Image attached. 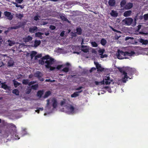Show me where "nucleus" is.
I'll list each match as a JSON object with an SVG mask.
<instances>
[{
	"instance_id": "nucleus-52",
	"label": "nucleus",
	"mask_w": 148,
	"mask_h": 148,
	"mask_svg": "<svg viewBox=\"0 0 148 148\" xmlns=\"http://www.w3.org/2000/svg\"><path fill=\"white\" fill-rule=\"evenodd\" d=\"M32 90V89L30 88L29 89H27V90L26 92V93L27 94H29L31 92Z\"/></svg>"
},
{
	"instance_id": "nucleus-10",
	"label": "nucleus",
	"mask_w": 148,
	"mask_h": 148,
	"mask_svg": "<svg viewBox=\"0 0 148 148\" xmlns=\"http://www.w3.org/2000/svg\"><path fill=\"white\" fill-rule=\"evenodd\" d=\"M94 64L95 65L96 68L98 71H102L104 70V68L101 67V64L97 62H94Z\"/></svg>"
},
{
	"instance_id": "nucleus-11",
	"label": "nucleus",
	"mask_w": 148,
	"mask_h": 148,
	"mask_svg": "<svg viewBox=\"0 0 148 148\" xmlns=\"http://www.w3.org/2000/svg\"><path fill=\"white\" fill-rule=\"evenodd\" d=\"M38 29L37 27L36 26H34L29 28V31L31 33H34L36 32Z\"/></svg>"
},
{
	"instance_id": "nucleus-43",
	"label": "nucleus",
	"mask_w": 148,
	"mask_h": 148,
	"mask_svg": "<svg viewBox=\"0 0 148 148\" xmlns=\"http://www.w3.org/2000/svg\"><path fill=\"white\" fill-rule=\"evenodd\" d=\"M110 28L112 29L113 31H114V32H117L119 33H120V34L121 33V32L120 31H118V30L114 29L113 27H112L110 26Z\"/></svg>"
},
{
	"instance_id": "nucleus-28",
	"label": "nucleus",
	"mask_w": 148,
	"mask_h": 148,
	"mask_svg": "<svg viewBox=\"0 0 148 148\" xmlns=\"http://www.w3.org/2000/svg\"><path fill=\"white\" fill-rule=\"evenodd\" d=\"M100 43L102 45L104 46L107 43V41L106 39L103 38L101 39Z\"/></svg>"
},
{
	"instance_id": "nucleus-41",
	"label": "nucleus",
	"mask_w": 148,
	"mask_h": 148,
	"mask_svg": "<svg viewBox=\"0 0 148 148\" xmlns=\"http://www.w3.org/2000/svg\"><path fill=\"white\" fill-rule=\"evenodd\" d=\"M50 58H50L49 56L48 55H47L44 56H43L42 58V59H43V60H48Z\"/></svg>"
},
{
	"instance_id": "nucleus-56",
	"label": "nucleus",
	"mask_w": 148,
	"mask_h": 148,
	"mask_svg": "<svg viewBox=\"0 0 148 148\" xmlns=\"http://www.w3.org/2000/svg\"><path fill=\"white\" fill-rule=\"evenodd\" d=\"M130 39H133V37H129V36H127L125 38V40H128Z\"/></svg>"
},
{
	"instance_id": "nucleus-22",
	"label": "nucleus",
	"mask_w": 148,
	"mask_h": 148,
	"mask_svg": "<svg viewBox=\"0 0 148 148\" xmlns=\"http://www.w3.org/2000/svg\"><path fill=\"white\" fill-rule=\"evenodd\" d=\"M7 44L10 46H12L13 45L15 44V42L14 41L8 40L7 41Z\"/></svg>"
},
{
	"instance_id": "nucleus-19",
	"label": "nucleus",
	"mask_w": 148,
	"mask_h": 148,
	"mask_svg": "<svg viewBox=\"0 0 148 148\" xmlns=\"http://www.w3.org/2000/svg\"><path fill=\"white\" fill-rule=\"evenodd\" d=\"M43 93L44 91L43 90H38L37 92V96L39 97L40 98L41 97L42 95L43 94Z\"/></svg>"
},
{
	"instance_id": "nucleus-64",
	"label": "nucleus",
	"mask_w": 148,
	"mask_h": 148,
	"mask_svg": "<svg viewBox=\"0 0 148 148\" xmlns=\"http://www.w3.org/2000/svg\"><path fill=\"white\" fill-rule=\"evenodd\" d=\"M10 30V29H8L7 30H5V32H4V33L6 34H7L9 32V31Z\"/></svg>"
},
{
	"instance_id": "nucleus-3",
	"label": "nucleus",
	"mask_w": 148,
	"mask_h": 148,
	"mask_svg": "<svg viewBox=\"0 0 148 148\" xmlns=\"http://www.w3.org/2000/svg\"><path fill=\"white\" fill-rule=\"evenodd\" d=\"M112 81V80L110 79L109 76H106L103 78V81L99 82L95 81V83L96 85L104 84L105 83L106 85H108Z\"/></svg>"
},
{
	"instance_id": "nucleus-55",
	"label": "nucleus",
	"mask_w": 148,
	"mask_h": 148,
	"mask_svg": "<svg viewBox=\"0 0 148 148\" xmlns=\"http://www.w3.org/2000/svg\"><path fill=\"white\" fill-rule=\"evenodd\" d=\"M45 81L46 82H53L55 81V80H51L50 79H46Z\"/></svg>"
},
{
	"instance_id": "nucleus-13",
	"label": "nucleus",
	"mask_w": 148,
	"mask_h": 148,
	"mask_svg": "<svg viewBox=\"0 0 148 148\" xmlns=\"http://www.w3.org/2000/svg\"><path fill=\"white\" fill-rule=\"evenodd\" d=\"M1 88L4 89L5 90H10V86H8L7 84H5V83H2Z\"/></svg>"
},
{
	"instance_id": "nucleus-57",
	"label": "nucleus",
	"mask_w": 148,
	"mask_h": 148,
	"mask_svg": "<svg viewBox=\"0 0 148 148\" xmlns=\"http://www.w3.org/2000/svg\"><path fill=\"white\" fill-rule=\"evenodd\" d=\"M49 68H50V70L51 71H53L56 69L55 67L51 66H50V67H49Z\"/></svg>"
},
{
	"instance_id": "nucleus-34",
	"label": "nucleus",
	"mask_w": 148,
	"mask_h": 148,
	"mask_svg": "<svg viewBox=\"0 0 148 148\" xmlns=\"http://www.w3.org/2000/svg\"><path fill=\"white\" fill-rule=\"evenodd\" d=\"M43 34L41 32H38L35 33V36L36 37L41 38V37H42V35Z\"/></svg>"
},
{
	"instance_id": "nucleus-44",
	"label": "nucleus",
	"mask_w": 148,
	"mask_h": 148,
	"mask_svg": "<svg viewBox=\"0 0 148 148\" xmlns=\"http://www.w3.org/2000/svg\"><path fill=\"white\" fill-rule=\"evenodd\" d=\"M42 56V55L41 54H38L35 56V60L37 59L38 58H40Z\"/></svg>"
},
{
	"instance_id": "nucleus-5",
	"label": "nucleus",
	"mask_w": 148,
	"mask_h": 148,
	"mask_svg": "<svg viewBox=\"0 0 148 148\" xmlns=\"http://www.w3.org/2000/svg\"><path fill=\"white\" fill-rule=\"evenodd\" d=\"M133 21V19L131 18H126L122 21L123 23L125 25H130Z\"/></svg>"
},
{
	"instance_id": "nucleus-14",
	"label": "nucleus",
	"mask_w": 148,
	"mask_h": 148,
	"mask_svg": "<svg viewBox=\"0 0 148 148\" xmlns=\"http://www.w3.org/2000/svg\"><path fill=\"white\" fill-rule=\"evenodd\" d=\"M133 6L132 3H129L126 5L124 6V8L127 10H129Z\"/></svg>"
},
{
	"instance_id": "nucleus-30",
	"label": "nucleus",
	"mask_w": 148,
	"mask_h": 148,
	"mask_svg": "<svg viewBox=\"0 0 148 148\" xmlns=\"http://www.w3.org/2000/svg\"><path fill=\"white\" fill-rule=\"evenodd\" d=\"M37 53L36 51H32L30 55L31 59H32L35 56Z\"/></svg>"
},
{
	"instance_id": "nucleus-15",
	"label": "nucleus",
	"mask_w": 148,
	"mask_h": 148,
	"mask_svg": "<svg viewBox=\"0 0 148 148\" xmlns=\"http://www.w3.org/2000/svg\"><path fill=\"white\" fill-rule=\"evenodd\" d=\"M23 39L25 42H28L31 40L32 39V38L31 36L28 35L24 38Z\"/></svg>"
},
{
	"instance_id": "nucleus-58",
	"label": "nucleus",
	"mask_w": 148,
	"mask_h": 148,
	"mask_svg": "<svg viewBox=\"0 0 148 148\" xmlns=\"http://www.w3.org/2000/svg\"><path fill=\"white\" fill-rule=\"evenodd\" d=\"M64 32H65L64 31H62L60 34V36L61 37H63L64 35Z\"/></svg>"
},
{
	"instance_id": "nucleus-23",
	"label": "nucleus",
	"mask_w": 148,
	"mask_h": 148,
	"mask_svg": "<svg viewBox=\"0 0 148 148\" xmlns=\"http://www.w3.org/2000/svg\"><path fill=\"white\" fill-rule=\"evenodd\" d=\"M76 32L77 34L79 35H80L82 33V30L80 27H78L76 28Z\"/></svg>"
},
{
	"instance_id": "nucleus-20",
	"label": "nucleus",
	"mask_w": 148,
	"mask_h": 148,
	"mask_svg": "<svg viewBox=\"0 0 148 148\" xmlns=\"http://www.w3.org/2000/svg\"><path fill=\"white\" fill-rule=\"evenodd\" d=\"M131 12L132 11L131 10L126 11L124 13V16L125 17L129 16L131 15Z\"/></svg>"
},
{
	"instance_id": "nucleus-50",
	"label": "nucleus",
	"mask_w": 148,
	"mask_h": 148,
	"mask_svg": "<svg viewBox=\"0 0 148 148\" xmlns=\"http://www.w3.org/2000/svg\"><path fill=\"white\" fill-rule=\"evenodd\" d=\"M71 36L73 37H76L77 36V33L76 32H71Z\"/></svg>"
},
{
	"instance_id": "nucleus-7",
	"label": "nucleus",
	"mask_w": 148,
	"mask_h": 148,
	"mask_svg": "<svg viewBox=\"0 0 148 148\" xmlns=\"http://www.w3.org/2000/svg\"><path fill=\"white\" fill-rule=\"evenodd\" d=\"M54 62V59L53 58H50L48 60H46L45 61V63L46 64L45 66L47 69H49Z\"/></svg>"
},
{
	"instance_id": "nucleus-62",
	"label": "nucleus",
	"mask_w": 148,
	"mask_h": 148,
	"mask_svg": "<svg viewBox=\"0 0 148 148\" xmlns=\"http://www.w3.org/2000/svg\"><path fill=\"white\" fill-rule=\"evenodd\" d=\"M38 79L41 82L43 81L44 80V79L41 76V77H38Z\"/></svg>"
},
{
	"instance_id": "nucleus-16",
	"label": "nucleus",
	"mask_w": 148,
	"mask_h": 148,
	"mask_svg": "<svg viewBox=\"0 0 148 148\" xmlns=\"http://www.w3.org/2000/svg\"><path fill=\"white\" fill-rule=\"evenodd\" d=\"M52 102H53V107L54 108H56L57 106V102L56 99L55 98H53L52 100Z\"/></svg>"
},
{
	"instance_id": "nucleus-35",
	"label": "nucleus",
	"mask_w": 148,
	"mask_h": 148,
	"mask_svg": "<svg viewBox=\"0 0 148 148\" xmlns=\"http://www.w3.org/2000/svg\"><path fill=\"white\" fill-rule=\"evenodd\" d=\"M12 93L16 95H18L19 94L18 90L16 89H14L12 90Z\"/></svg>"
},
{
	"instance_id": "nucleus-8",
	"label": "nucleus",
	"mask_w": 148,
	"mask_h": 148,
	"mask_svg": "<svg viewBox=\"0 0 148 148\" xmlns=\"http://www.w3.org/2000/svg\"><path fill=\"white\" fill-rule=\"evenodd\" d=\"M5 16L7 17V19L9 20H12L13 18V15L10 12L5 11L4 12Z\"/></svg>"
},
{
	"instance_id": "nucleus-38",
	"label": "nucleus",
	"mask_w": 148,
	"mask_h": 148,
	"mask_svg": "<svg viewBox=\"0 0 148 148\" xmlns=\"http://www.w3.org/2000/svg\"><path fill=\"white\" fill-rule=\"evenodd\" d=\"M38 84H36L33 85H32L31 86V88L34 90H36L38 88Z\"/></svg>"
},
{
	"instance_id": "nucleus-33",
	"label": "nucleus",
	"mask_w": 148,
	"mask_h": 148,
	"mask_svg": "<svg viewBox=\"0 0 148 148\" xmlns=\"http://www.w3.org/2000/svg\"><path fill=\"white\" fill-rule=\"evenodd\" d=\"M29 80L28 79H24L23 80L22 83L23 84L27 85L28 84Z\"/></svg>"
},
{
	"instance_id": "nucleus-49",
	"label": "nucleus",
	"mask_w": 148,
	"mask_h": 148,
	"mask_svg": "<svg viewBox=\"0 0 148 148\" xmlns=\"http://www.w3.org/2000/svg\"><path fill=\"white\" fill-rule=\"evenodd\" d=\"M61 18L64 21H66L67 20V19L64 16H62L61 17Z\"/></svg>"
},
{
	"instance_id": "nucleus-24",
	"label": "nucleus",
	"mask_w": 148,
	"mask_h": 148,
	"mask_svg": "<svg viewBox=\"0 0 148 148\" xmlns=\"http://www.w3.org/2000/svg\"><path fill=\"white\" fill-rule=\"evenodd\" d=\"M51 94V92L50 91H47L45 92V94L43 98H47Z\"/></svg>"
},
{
	"instance_id": "nucleus-36",
	"label": "nucleus",
	"mask_w": 148,
	"mask_h": 148,
	"mask_svg": "<svg viewBox=\"0 0 148 148\" xmlns=\"http://www.w3.org/2000/svg\"><path fill=\"white\" fill-rule=\"evenodd\" d=\"M69 67H66L63 68L62 70V71L66 73H67L69 71Z\"/></svg>"
},
{
	"instance_id": "nucleus-31",
	"label": "nucleus",
	"mask_w": 148,
	"mask_h": 148,
	"mask_svg": "<svg viewBox=\"0 0 148 148\" xmlns=\"http://www.w3.org/2000/svg\"><path fill=\"white\" fill-rule=\"evenodd\" d=\"M105 51V50L104 49H100L98 51V53L99 55L101 56L103 54V53Z\"/></svg>"
},
{
	"instance_id": "nucleus-53",
	"label": "nucleus",
	"mask_w": 148,
	"mask_h": 148,
	"mask_svg": "<svg viewBox=\"0 0 148 148\" xmlns=\"http://www.w3.org/2000/svg\"><path fill=\"white\" fill-rule=\"evenodd\" d=\"M108 57V55L106 54H103L101 56V58H107Z\"/></svg>"
},
{
	"instance_id": "nucleus-61",
	"label": "nucleus",
	"mask_w": 148,
	"mask_h": 148,
	"mask_svg": "<svg viewBox=\"0 0 148 148\" xmlns=\"http://www.w3.org/2000/svg\"><path fill=\"white\" fill-rule=\"evenodd\" d=\"M66 103L65 101H62L60 102V105L61 106H62L64 105Z\"/></svg>"
},
{
	"instance_id": "nucleus-48",
	"label": "nucleus",
	"mask_w": 148,
	"mask_h": 148,
	"mask_svg": "<svg viewBox=\"0 0 148 148\" xmlns=\"http://www.w3.org/2000/svg\"><path fill=\"white\" fill-rule=\"evenodd\" d=\"M45 61L44 60H43V59H42V60L39 61V63L42 65H43L45 63Z\"/></svg>"
},
{
	"instance_id": "nucleus-39",
	"label": "nucleus",
	"mask_w": 148,
	"mask_h": 148,
	"mask_svg": "<svg viewBox=\"0 0 148 148\" xmlns=\"http://www.w3.org/2000/svg\"><path fill=\"white\" fill-rule=\"evenodd\" d=\"M91 44L93 47H97L98 46V44L95 41H93L91 42Z\"/></svg>"
},
{
	"instance_id": "nucleus-46",
	"label": "nucleus",
	"mask_w": 148,
	"mask_h": 148,
	"mask_svg": "<svg viewBox=\"0 0 148 148\" xmlns=\"http://www.w3.org/2000/svg\"><path fill=\"white\" fill-rule=\"evenodd\" d=\"M36 83V81H31L30 82H29L28 85L29 86H31V85L34 84Z\"/></svg>"
},
{
	"instance_id": "nucleus-27",
	"label": "nucleus",
	"mask_w": 148,
	"mask_h": 148,
	"mask_svg": "<svg viewBox=\"0 0 148 148\" xmlns=\"http://www.w3.org/2000/svg\"><path fill=\"white\" fill-rule=\"evenodd\" d=\"M140 42L143 45H147L148 43V41L146 40H144L143 39H141L140 41Z\"/></svg>"
},
{
	"instance_id": "nucleus-26",
	"label": "nucleus",
	"mask_w": 148,
	"mask_h": 148,
	"mask_svg": "<svg viewBox=\"0 0 148 148\" xmlns=\"http://www.w3.org/2000/svg\"><path fill=\"white\" fill-rule=\"evenodd\" d=\"M13 82L14 83V86L15 88H16L20 84V83L18 82L15 80H13Z\"/></svg>"
},
{
	"instance_id": "nucleus-54",
	"label": "nucleus",
	"mask_w": 148,
	"mask_h": 148,
	"mask_svg": "<svg viewBox=\"0 0 148 148\" xmlns=\"http://www.w3.org/2000/svg\"><path fill=\"white\" fill-rule=\"evenodd\" d=\"M62 66V65H58L56 67V69L58 70H60L61 69Z\"/></svg>"
},
{
	"instance_id": "nucleus-32",
	"label": "nucleus",
	"mask_w": 148,
	"mask_h": 148,
	"mask_svg": "<svg viewBox=\"0 0 148 148\" xmlns=\"http://www.w3.org/2000/svg\"><path fill=\"white\" fill-rule=\"evenodd\" d=\"M21 26H12L11 27H9L8 28V29L12 30V29H17L19 27H20Z\"/></svg>"
},
{
	"instance_id": "nucleus-37",
	"label": "nucleus",
	"mask_w": 148,
	"mask_h": 148,
	"mask_svg": "<svg viewBox=\"0 0 148 148\" xmlns=\"http://www.w3.org/2000/svg\"><path fill=\"white\" fill-rule=\"evenodd\" d=\"M126 3V1L125 0H123L121 1L120 3V5L121 7H123L125 6Z\"/></svg>"
},
{
	"instance_id": "nucleus-2",
	"label": "nucleus",
	"mask_w": 148,
	"mask_h": 148,
	"mask_svg": "<svg viewBox=\"0 0 148 148\" xmlns=\"http://www.w3.org/2000/svg\"><path fill=\"white\" fill-rule=\"evenodd\" d=\"M135 54L134 51H131L130 52L125 51L123 52L122 51L118 49L116 53V56L118 59H123L124 58H127L125 56H131Z\"/></svg>"
},
{
	"instance_id": "nucleus-1",
	"label": "nucleus",
	"mask_w": 148,
	"mask_h": 148,
	"mask_svg": "<svg viewBox=\"0 0 148 148\" xmlns=\"http://www.w3.org/2000/svg\"><path fill=\"white\" fill-rule=\"evenodd\" d=\"M8 127L10 128V130H6L5 131V135L8 137L10 134L16 140H18L20 138L18 133L16 132V127L15 125L12 123H9L8 125Z\"/></svg>"
},
{
	"instance_id": "nucleus-29",
	"label": "nucleus",
	"mask_w": 148,
	"mask_h": 148,
	"mask_svg": "<svg viewBox=\"0 0 148 148\" xmlns=\"http://www.w3.org/2000/svg\"><path fill=\"white\" fill-rule=\"evenodd\" d=\"M16 16L21 20L22 18L23 17V14L19 13L18 14H16Z\"/></svg>"
},
{
	"instance_id": "nucleus-63",
	"label": "nucleus",
	"mask_w": 148,
	"mask_h": 148,
	"mask_svg": "<svg viewBox=\"0 0 148 148\" xmlns=\"http://www.w3.org/2000/svg\"><path fill=\"white\" fill-rule=\"evenodd\" d=\"M13 3L15 5L16 7L17 8H18V7H19L20 5H18L17 3H15V2H14Z\"/></svg>"
},
{
	"instance_id": "nucleus-9",
	"label": "nucleus",
	"mask_w": 148,
	"mask_h": 148,
	"mask_svg": "<svg viewBox=\"0 0 148 148\" xmlns=\"http://www.w3.org/2000/svg\"><path fill=\"white\" fill-rule=\"evenodd\" d=\"M125 72L127 74H128L129 75H132L134 73V70L131 68H126L125 69Z\"/></svg>"
},
{
	"instance_id": "nucleus-12",
	"label": "nucleus",
	"mask_w": 148,
	"mask_h": 148,
	"mask_svg": "<svg viewBox=\"0 0 148 148\" xmlns=\"http://www.w3.org/2000/svg\"><path fill=\"white\" fill-rule=\"evenodd\" d=\"M81 50L84 53H87L89 51V49L87 46L82 45L81 47Z\"/></svg>"
},
{
	"instance_id": "nucleus-60",
	"label": "nucleus",
	"mask_w": 148,
	"mask_h": 148,
	"mask_svg": "<svg viewBox=\"0 0 148 148\" xmlns=\"http://www.w3.org/2000/svg\"><path fill=\"white\" fill-rule=\"evenodd\" d=\"M96 69L94 67L92 68L90 70V72H92L93 71L96 70Z\"/></svg>"
},
{
	"instance_id": "nucleus-51",
	"label": "nucleus",
	"mask_w": 148,
	"mask_h": 148,
	"mask_svg": "<svg viewBox=\"0 0 148 148\" xmlns=\"http://www.w3.org/2000/svg\"><path fill=\"white\" fill-rule=\"evenodd\" d=\"M34 19L36 21H37L39 20L38 16V15H36L35 16L34 18Z\"/></svg>"
},
{
	"instance_id": "nucleus-42",
	"label": "nucleus",
	"mask_w": 148,
	"mask_h": 148,
	"mask_svg": "<svg viewBox=\"0 0 148 148\" xmlns=\"http://www.w3.org/2000/svg\"><path fill=\"white\" fill-rule=\"evenodd\" d=\"M78 95L79 94H77V92H75L73 94L71 95V97H75L78 96Z\"/></svg>"
},
{
	"instance_id": "nucleus-59",
	"label": "nucleus",
	"mask_w": 148,
	"mask_h": 148,
	"mask_svg": "<svg viewBox=\"0 0 148 148\" xmlns=\"http://www.w3.org/2000/svg\"><path fill=\"white\" fill-rule=\"evenodd\" d=\"M23 0H16V2L19 3H21Z\"/></svg>"
},
{
	"instance_id": "nucleus-18",
	"label": "nucleus",
	"mask_w": 148,
	"mask_h": 148,
	"mask_svg": "<svg viewBox=\"0 0 148 148\" xmlns=\"http://www.w3.org/2000/svg\"><path fill=\"white\" fill-rule=\"evenodd\" d=\"M110 14L111 16L114 17H116L118 16V13L117 12L113 10L111 11Z\"/></svg>"
},
{
	"instance_id": "nucleus-40",
	"label": "nucleus",
	"mask_w": 148,
	"mask_h": 148,
	"mask_svg": "<svg viewBox=\"0 0 148 148\" xmlns=\"http://www.w3.org/2000/svg\"><path fill=\"white\" fill-rule=\"evenodd\" d=\"M40 72L39 71H37L35 74V76L37 78L40 77H41L40 75Z\"/></svg>"
},
{
	"instance_id": "nucleus-21",
	"label": "nucleus",
	"mask_w": 148,
	"mask_h": 148,
	"mask_svg": "<svg viewBox=\"0 0 148 148\" xmlns=\"http://www.w3.org/2000/svg\"><path fill=\"white\" fill-rule=\"evenodd\" d=\"M14 64V62L11 59L8 61V66L11 67L13 66Z\"/></svg>"
},
{
	"instance_id": "nucleus-45",
	"label": "nucleus",
	"mask_w": 148,
	"mask_h": 148,
	"mask_svg": "<svg viewBox=\"0 0 148 148\" xmlns=\"http://www.w3.org/2000/svg\"><path fill=\"white\" fill-rule=\"evenodd\" d=\"M0 57L2 58H4L5 57H8L7 56V55L5 54H0Z\"/></svg>"
},
{
	"instance_id": "nucleus-6",
	"label": "nucleus",
	"mask_w": 148,
	"mask_h": 148,
	"mask_svg": "<svg viewBox=\"0 0 148 148\" xmlns=\"http://www.w3.org/2000/svg\"><path fill=\"white\" fill-rule=\"evenodd\" d=\"M66 109L69 114H73L75 113V107L72 105H69L67 106Z\"/></svg>"
},
{
	"instance_id": "nucleus-47",
	"label": "nucleus",
	"mask_w": 148,
	"mask_h": 148,
	"mask_svg": "<svg viewBox=\"0 0 148 148\" xmlns=\"http://www.w3.org/2000/svg\"><path fill=\"white\" fill-rule=\"evenodd\" d=\"M56 27L54 25H51L50 26L49 28L51 30H54L56 29Z\"/></svg>"
},
{
	"instance_id": "nucleus-4",
	"label": "nucleus",
	"mask_w": 148,
	"mask_h": 148,
	"mask_svg": "<svg viewBox=\"0 0 148 148\" xmlns=\"http://www.w3.org/2000/svg\"><path fill=\"white\" fill-rule=\"evenodd\" d=\"M118 69L119 71L121 73H122L124 75V77H123L122 79V81L123 83L126 82L127 80V79L129 78H130V77L128 76L127 75V74L125 72V69L126 68H121L119 67Z\"/></svg>"
},
{
	"instance_id": "nucleus-25",
	"label": "nucleus",
	"mask_w": 148,
	"mask_h": 148,
	"mask_svg": "<svg viewBox=\"0 0 148 148\" xmlns=\"http://www.w3.org/2000/svg\"><path fill=\"white\" fill-rule=\"evenodd\" d=\"M41 42L40 40H35L34 41V46L37 47L40 44Z\"/></svg>"
},
{
	"instance_id": "nucleus-17",
	"label": "nucleus",
	"mask_w": 148,
	"mask_h": 148,
	"mask_svg": "<svg viewBox=\"0 0 148 148\" xmlns=\"http://www.w3.org/2000/svg\"><path fill=\"white\" fill-rule=\"evenodd\" d=\"M108 3L110 6H114L116 4V1L115 0H109Z\"/></svg>"
}]
</instances>
